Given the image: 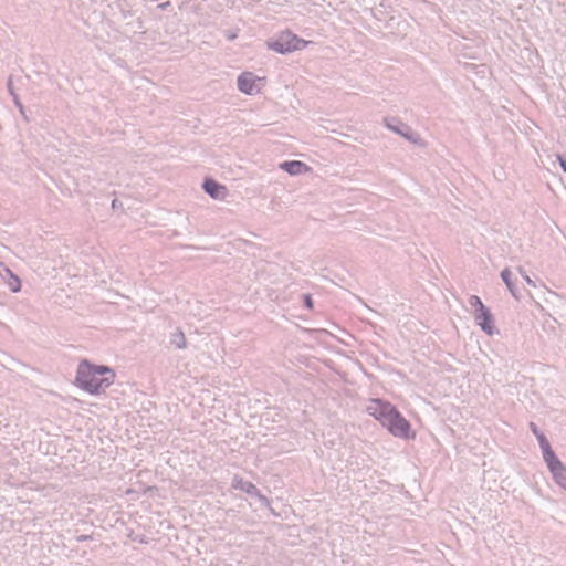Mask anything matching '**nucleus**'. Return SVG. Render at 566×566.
I'll list each match as a JSON object with an SVG mask.
<instances>
[{"label": "nucleus", "mask_w": 566, "mask_h": 566, "mask_svg": "<svg viewBox=\"0 0 566 566\" xmlns=\"http://www.w3.org/2000/svg\"><path fill=\"white\" fill-rule=\"evenodd\" d=\"M268 49L279 54H287L306 48L307 42L291 32H284L268 42Z\"/></svg>", "instance_id": "3"}, {"label": "nucleus", "mask_w": 566, "mask_h": 566, "mask_svg": "<svg viewBox=\"0 0 566 566\" xmlns=\"http://www.w3.org/2000/svg\"><path fill=\"white\" fill-rule=\"evenodd\" d=\"M279 167L290 176H300L310 170V167L300 160L283 161Z\"/></svg>", "instance_id": "11"}, {"label": "nucleus", "mask_w": 566, "mask_h": 566, "mask_svg": "<svg viewBox=\"0 0 566 566\" xmlns=\"http://www.w3.org/2000/svg\"><path fill=\"white\" fill-rule=\"evenodd\" d=\"M387 431L396 437L403 440L415 439L416 438V431L412 429V427H385Z\"/></svg>", "instance_id": "13"}, {"label": "nucleus", "mask_w": 566, "mask_h": 566, "mask_svg": "<svg viewBox=\"0 0 566 566\" xmlns=\"http://www.w3.org/2000/svg\"><path fill=\"white\" fill-rule=\"evenodd\" d=\"M366 411L374 420L381 424H409L389 402L373 399L366 407Z\"/></svg>", "instance_id": "2"}, {"label": "nucleus", "mask_w": 566, "mask_h": 566, "mask_svg": "<svg viewBox=\"0 0 566 566\" xmlns=\"http://www.w3.org/2000/svg\"><path fill=\"white\" fill-rule=\"evenodd\" d=\"M469 304L473 308V312H478L485 308V305L482 303L481 298L478 295H471L469 298Z\"/></svg>", "instance_id": "19"}, {"label": "nucleus", "mask_w": 566, "mask_h": 566, "mask_svg": "<svg viewBox=\"0 0 566 566\" xmlns=\"http://www.w3.org/2000/svg\"><path fill=\"white\" fill-rule=\"evenodd\" d=\"M115 371L105 365L82 360L76 368V387L91 396L104 394L115 382Z\"/></svg>", "instance_id": "1"}, {"label": "nucleus", "mask_w": 566, "mask_h": 566, "mask_svg": "<svg viewBox=\"0 0 566 566\" xmlns=\"http://www.w3.org/2000/svg\"><path fill=\"white\" fill-rule=\"evenodd\" d=\"M534 380L525 376H516L505 385L506 395L516 398L521 401L531 399L533 394Z\"/></svg>", "instance_id": "5"}, {"label": "nucleus", "mask_w": 566, "mask_h": 566, "mask_svg": "<svg viewBox=\"0 0 566 566\" xmlns=\"http://www.w3.org/2000/svg\"><path fill=\"white\" fill-rule=\"evenodd\" d=\"M530 428L538 441L544 461L555 457L556 453L552 449L551 443H549L547 437L545 436V433L539 430V427H530Z\"/></svg>", "instance_id": "10"}, {"label": "nucleus", "mask_w": 566, "mask_h": 566, "mask_svg": "<svg viewBox=\"0 0 566 566\" xmlns=\"http://www.w3.org/2000/svg\"><path fill=\"white\" fill-rule=\"evenodd\" d=\"M202 188L214 200H224L228 197V190L226 186L217 182L213 179H206L202 184Z\"/></svg>", "instance_id": "8"}, {"label": "nucleus", "mask_w": 566, "mask_h": 566, "mask_svg": "<svg viewBox=\"0 0 566 566\" xmlns=\"http://www.w3.org/2000/svg\"><path fill=\"white\" fill-rule=\"evenodd\" d=\"M476 325L489 336L497 334V329L493 324V317L489 308H483L478 312H472Z\"/></svg>", "instance_id": "7"}, {"label": "nucleus", "mask_w": 566, "mask_h": 566, "mask_svg": "<svg viewBox=\"0 0 566 566\" xmlns=\"http://www.w3.org/2000/svg\"><path fill=\"white\" fill-rule=\"evenodd\" d=\"M8 91L10 94H11V92H13L11 81L8 82Z\"/></svg>", "instance_id": "24"}, {"label": "nucleus", "mask_w": 566, "mask_h": 566, "mask_svg": "<svg viewBox=\"0 0 566 566\" xmlns=\"http://www.w3.org/2000/svg\"><path fill=\"white\" fill-rule=\"evenodd\" d=\"M389 129H391L392 132L397 133L398 135L402 136L403 138L410 140L411 143L413 144H419L420 142V138L415 136L412 133H409V132H402L400 130L399 128L397 127H394V126H388Z\"/></svg>", "instance_id": "16"}, {"label": "nucleus", "mask_w": 566, "mask_h": 566, "mask_svg": "<svg viewBox=\"0 0 566 566\" xmlns=\"http://www.w3.org/2000/svg\"><path fill=\"white\" fill-rule=\"evenodd\" d=\"M232 489L240 490L249 496L259 494V489L250 481L244 480L242 476L234 475L231 483Z\"/></svg>", "instance_id": "12"}, {"label": "nucleus", "mask_w": 566, "mask_h": 566, "mask_svg": "<svg viewBox=\"0 0 566 566\" xmlns=\"http://www.w3.org/2000/svg\"><path fill=\"white\" fill-rule=\"evenodd\" d=\"M517 272L528 286L537 290L538 296L543 297L544 300L558 297V294L549 290L546 285L537 286L536 283L526 274V272L521 266L517 268Z\"/></svg>", "instance_id": "9"}, {"label": "nucleus", "mask_w": 566, "mask_h": 566, "mask_svg": "<svg viewBox=\"0 0 566 566\" xmlns=\"http://www.w3.org/2000/svg\"><path fill=\"white\" fill-rule=\"evenodd\" d=\"M265 85V77L259 76L250 71H244L237 77V88L245 96H256L261 94Z\"/></svg>", "instance_id": "4"}, {"label": "nucleus", "mask_w": 566, "mask_h": 566, "mask_svg": "<svg viewBox=\"0 0 566 566\" xmlns=\"http://www.w3.org/2000/svg\"><path fill=\"white\" fill-rule=\"evenodd\" d=\"M11 96L13 97L14 105L18 107L19 112L24 115V107L21 104L18 95L14 92H11Z\"/></svg>", "instance_id": "20"}, {"label": "nucleus", "mask_w": 566, "mask_h": 566, "mask_svg": "<svg viewBox=\"0 0 566 566\" xmlns=\"http://www.w3.org/2000/svg\"><path fill=\"white\" fill-rule=\"evenodd\" d=\"M93 538H94L93 534H91V535L82 534V535L76 536L75 541L77 543H82V542H85V541H92Z\"/></svg>", "instance_id": "21"}, {"label": "nucleus", "mask_w": 566, "mask_h": 566, "mask_svg": "<svg viewBox=\"0 0 566 566\" xmlns=\"http://www.w3.org/2000/svg\"><path fill=\"white\" fill-rule=\"evenodd\" d=\"M501 279L502 281L504 282L506 289L509 290V292L511 293V295L515 298V300H520V296L517 294V291L513 284V282L511 281V272L510 270L506 268L504 270H502L501 272Z\"/></svg>", "instance_id": "15"}, {"label": "nucleus", "mask_w": 566, "mask_h": 566, "mask_svg": "<svg viewBox=\"0 0 566 566\" xmlns=\"http://www.w3.org/2000/svg\"><path fill=\"white\" fill-rule=\"evenodd\" d=\"M253 497L258 499L259 501V504L263 507H266L269 509V511L274 515L276 516V513L274 511V509L271 507V503H270V500L263 495L260 491H259V494L258 495H254Z\"/></svg>", "instance_id": "18"}, {"label": "nucleus", "mask_w": 566, "mask_h": 566, "mask_svg": "<svg viewBox=\"0 0 566 566\" xmlns=\"http://www.w3.org/2000/svg\"><path fill=\"white\" fill-rule=\"evenodd\" d=\"M4 272L7 274L6 284L9 290L13 293H18L21 290V282L19 277L11 272L10 269L4 268Z\"/></svg>", "instance_id": "14"}, {"label": "nucleus", "mask_w": 566, "mask_h": 566, "mask_svg": "<svg viewBox=\"0 0 566 566\" xmlns=\"http://www.w3.org/2000/svg\"><path fill=\"white\" fill-rule=\"evenodd\" d=\"M305 304H306L307 307H312V300H311L310 296L305 297Z\"/></svg>", "instance_id": "23"}, {"label": "nucleus", "mask_w": 566, "mask_h": 566, "mask_svg": "<svg viewBox=\"0 0 566 566\" xmlns=\"http://www.w3.org/2000/svg\"><path fill=\"white\" fill-rule=\"evenodd\" d=\"M560 168L566 172V161L560 156L557 157Z\"/></svg>", "instance_id": "22"}, {"label": "nucleus", "mask_w": 566, "mask_h": 566, "mask_svg": "<svg viewBox=\"0 0 566 566\" xmlns=\"http://www.w3.org/2000/svg\"><path fill=\"white\" fill-rule=\"evenodd\" d=\"M556 484L566 490V467L557 455L545 461Z\"/></svg>", "instance_id": "6"}, {"label": "nucleus", "mask_w": 566, "mask_h": 566, "mask_svg": "<svg viewBox=\"0 0 566 566\" xmlns=\"http://www.w3.org/2000/svg\"><path fill=\"white\" fill-rule=\"evenodd\" d=\"M171 343L179 349H184L187 346V340L182 333L174 334Z\"/></svg>", "instance_id": "17"}, {"label": "nucleus", "mask_w": 566, "mask_h": 566, "mask_svg": "<svg viewBox=\"0 0 566 566\" xmlns=\"http://www.w3.org/2000/svg\"><path fill=\"white\" fill-rule=\"evenodd\" d=\"M450 432H453L452 427H447Z\"/></svg>", "instance_id": "25"}]
</instances>
